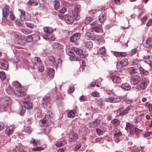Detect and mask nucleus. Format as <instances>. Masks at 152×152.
Segmentation results:
<instances>
[{
    "label": "nucleus",
    "mask_w": 152,
    "mask_h": 152,
    "mask_svg": "<svg viewBox=\"0 0 152 152\" xmlns=\"http://www.w3.org/2000/svg\"><path fill=\"white\" fill-rule=\"evenodd\" d=\"M12 102L11 99L9 97L5 96L0 100V107L4 111L10 105Z\"/></svg>",
    "instance_id": "obj_1"
},
{
    "label": "nucleus",
    "mask_w": 152,
    "mask_h": 152,
    "mask_svg": "<svg viewBox=\"0 0 152 152\" xmlns=\"http://www.w3.org/2000/svg\"><path fill=\"white\" fill-rule=\"evenodd\" d=\"M13 84L16 88V90L15 91V94L17 96L22 97L25 94L23 88L21 87V85L18 82H15Z\"/></svg>",
    "instance_id": "obj_2"
},
{
    "label": "nucleus",
    "mask_w": 152,
    "mask_h": 152,
    "mask_svg": "<svg viewBox=\"0 0 152 152\" xmlns=\"http://www.w3.org/2000/svg\"><path fill=\"white\" fill-rule=\"evenodd\" d=\"M125 129L127 131H129V133L130 134H138L141 132V130L129 123L126 124Z\"/></svg>",
    "instance_id": "obj_3"
},
{
    "label": "nucleus",
    "mask_w": 152,
    "mask_h": 152,
    "mask_svg": "<svg viewBox=\"0 0 152 152\" xmlns=\"http://www.w3.org/2000/svg\"><path fill=\"white\" fill-rule=\"evenodd\" d=\"M140 80V83L137 86V88L139 90L145 89L149 84V80L147 78H145Z\"/></svg>",
    "instance_id": "obj_4"
},
{
    "label": "nucleus",
    "mask_w": 152,
    "mask_h": 152,
    "mask_svg": "<svg viewBox=\"0 0 152 152\" xmlns=\"http://www.w3.org/2000/svg\"><path fill=\"white\" fill-rule=\"evenodd\" d=\"M50 115H45V117L42 120H41L39 121L40 123H41V126L46 127L50 125L52 121L51 120L50 117Z\"/></svg>",
    "instance_id": "obj_5"
},
{
    "label": "nucleus",
    "mask_w": 152,
    "mask_h": 152,
    "mask_svg": "<svg viewBox=\"0 0 152 152\" xmlns=\"http://www.w3.org/2000/svg\"><path fill=\"white\" fill-rule=\"evenodd\" d=\"M81 10V6L80 5H77L74 8L73 15L75 19L76 20H79L80 18V15L79 14Z\"/></svg>",
    "instance_id": "obj_6"
},
{
    "label": "nucleus",
    "mask_w": 152,
    "mask_h": 152,
    "mask_svg": "<svg viewBox=\"0 0 152 152\" xmlns=\"http://www.w3.org/2000/svg\"><path fill=\"white\" fill-rule=\"evenodd\" d=\"M14 42L18 45H23L25 43V39H22V37L18 35H16L14 37Z\"/></svg>",
    "instance_id": "obj_7"
},
{
    "label": "nucleus",
    "mask_w": 152,
    "mask_h": 152,
    "mask_svg": "<svg viewBox=\"0 0 152 152\" xmlns=\"http://www.w3.org/2000/svg\"><path fill=\"white\" fill-rule=\"evenodd\" d=\"M31 61L33 65V66L31 65V63H29L27 64L31 69H33L37 67L38 63L41 62V60L39 58L35 57L32 59Z\"/></svg>",
    "instance_id": "obj_8"
},
{
    "label": "nucleus",
    "mask_w": 152,
    "mask_h": 152,
    "mask_svg": "<svg viewBox=\"0 0 152 152\" xmlns=\"http://www.w3.org/2000/svg\"><path fill=\"white\" fill-rule=\"evenodd\" d=\"M9 13V8L8 6H4L3 10L2 21L3 22H5L7 17L8 16Z\"/></svg>",
    "instance_id": "obj_9"
},
{
    "label": "nucleus",
    "mask_w": 152,
    "mask_h": 152,
    "mask_svg": "<svg viewBox=\"0 0 152 152\" xmlns=\"http://www.w3.org/2000/svg\"><path fill=\"white\" fill-rule=\"evenodd\" d=\"M55 59L52 56H48L45 61V64L48 66H55Z\"/></svg>",
    "instance_id": "obj_10"
},
{
    "label": "nucleus",
    "mask_w": 152,
    "mask_h": 152,
    "mask_svg": "<svg viewBox=\"0 0 152 152\" xmlns=\"http://www.w3.org/2000/svg\"><path fill=\"white\" fill-rule=\"evenodd\" d=\"M81 37L80 33H76L72 35L70 38V41L72 42L75 43L79 40Z\"/></svg>",
    "instance_id": "obj_11"
},
{
    "label": "nucleus",
    "mask_w": 152,
    "mask_h": 152,
    "mask_svg": "<svg viewBox=\"0 0 152 152\" xmlns=\"http://www.w3.org/2000/svg\"><path fill=\"white\" fill-rule=\"evenodd\" d=\"M110 77L114 83L118 84L121 82V80L120 77L117 75H112L110 76Z\"/></svg>",
    "instance_id": "obj_12"
},
{
    "label": "nucleus",
    "mask_w": 152,
    "mask_h": 152,
    "mask_svg": "<svg viewBox=\"0 0 152 152\" xmlns=\"http://www.w3.org/2000/svg\"><path fill=\"white\" fill-rule=\"evenodd\" d=\"M78 137V135L77 133L72 132L69 134V141L70 142H74L77 140Z\"/></svg>",
    "instance_id": "obj_13"
},
{
    "label": "nucleus",
    "mask_w": 152,
    "mask_h": 152,
    "mask_svg": "<svg viewBox=\"0 0 152 152\" xmlns=\"http://www.w3.org/2000/svg\"><path fill=\"white\" fill-rule=\"evenodd\" d=\"M20 12L21 15L20 18L21 20L27 21L31 18L30 15L29 14L25 13L23 10H20Z\"/></svg>",
    "instance_id": "obj_14"
},
{
    "label": "nucleus",
    "mask_w": 152,
    "mask_h": 152,
    "mask_svg": "<svg viewBox=\"0 0 152 152\" xmlns=\"http://www.w3.org/2000/svg\"><path fill=\"white\" fill-rule=\"evenodd\" d=\"M131 80L134 85H136L140 81L141 78L139 75H134L131 77Z\"/></svg>",
    "instance_id": "obj_15"
},
{
    "label": "nucleus",
    "mask_w": 152,
    "mask_h": 152,
    "mask_svg": "<svg viewBox=\"0 0 152 152\" xmlns=\"http://www.w3.org/2000/svg\"><path fill=\"white\" fill-rule=\"evenodd\" d=\"M15 129V126L14 125H12L8 127L5 131V133L6 134L10 136V135L12 134Z\"/></svg>",
    "instance_id": "obj_16"
},
{
    "label": "nucleus",
    "mask_w": 152,
    "mask_h": 152,
    "mask_svg": "<svg viewBox=\"0 0 152 152\" xmlns=\"http://www.w3.org/2000/svg\"><path fill=\"white\" fill-rule=\"evenodd\" d=\"M121 132L120 130H115L114 132V141L117 142H119L120 141L119 137L121 136Z\"/></svg>",
    "instance_id": "obj_17"
},
{
    "label": "nucleus",
    "mask_w": 152,
    "mask_h": 152,
    "mask_svg": "<svg viewBox=\"0 0 152 152\" xmlns=\"http://www.w3.org/2000/svg\"><path fill=\"white\" fill-rule=\"evenodd\" d=\"M8 66L7 61L2 59H0V68L6 69L8 68Z\"/></svg>",
    "instance_id": "obj_18"
},
{
    "label": "nucleus",
    "mask_w": 152,
    "mask_h": 152,
    "mask_svg": "<svg viewBox=\"0 0 152 152\" xmlns=\"http://www.w3.org/2000/svg\"><path fill=\"white\" fill-rule=\"evenodd\" d=\"M45 72L46 75H48L50 78H52L53 77L55 73L54 69L50 67H48L45 70Z\"/></svg>",
    "instance_id": "obj_19"
},
{
    "label": "nucleus",
    "mask_w": 152,
    "mask_h": 152,
    "mask_svg": "<svg viewBox=\"0 0 152 152\" xmlns=\"http://www.w3.org/2000/svg\"><path fill=\"white\" fill-rule=\"evenodd\" d=\"M144 61L148 64L150 66H152V56H146L143 58Z\"/></svg>",
    "instance_id": "obj_20"
},
{
    "label": "nucleus",
    "mask_w": 152,
    "mask_h": 152,
    "mask_svg": "<svg viewBox=\"0 0 152 152\" xmlns=\"http://www.w3.org/2000/svg\"><path fill=\"white\" fill-rule=\"evenodd\" d=\"M24 106L27 109H31L32 107V104L30 101H24L23 103Z\"/></svg>",
    "instance_id": "obj_21"
},
{
    "label": "nucleus",
    "mask_w": 152,
    "mask_h": 152,
    "mask_svg": "<svg viewBox=\"0 0 152 152\" xmlns=\"http://www.w3.org/2000/svg\"><path fill=\"white\" fill-rule=\"evenodd\" d=\"M43 37L44 39L47 40L54 41L55 39V37L51 34H44L43 36Z\"/></svg>",
    "instance_id": "obj_22"
},
{
    "label": "nucleus",
    "mask_w": 152,
    "mask_h": 152,
    "mask_svg": "<svg viewBox=\"0 0 152 152\" xmlns=\"http://www.w3.org/2000/svg\"><path fill=\"white\" fill-rule=\"evenodd\" d=\"M107 17V14L105 12H102L99 16V20L101 23L104 22L106 20Z\"/></svg>",
    "instance_id": "obj_23"
},
{
    "label": "nucleus",
    "mask_w": 152,
    "mask_h": 152,
    "mask_svg": "<svg viewBox=\"0 0 152 152\" xmlns=\"http://www.w3.org/2000/svg\"><path fill=\"white\" fill-rule=\"evenodd\" d=\"M20 29L22 33L26 35L30 34L32 32L31 30L27 29L24 27H20Z\"/></svg>",
    "instance_id": "obj_24"
},
{
    "label": "nucleus",
    "mask_w": 152,
    "mask_h": 152,
    "mask_svg": "<svg viewBox=\"0 0 152 152\" xmlns=\"http://www.w3.org/2000/svg\"><path fill=\"white\" fill-rule=\"evenodd\" d=\"M43 30L46 34H51L54 31V29L50 27L46 26L44 27Z\"/></svg>",
    "instance_id": "obj_25"
},
{
    "label": "nucleus",
    "mask_w": 152,
    "mask_h": 152,
    "mask_svg": "<svg viewBox=\"0 0 152 152\" xmlns=\"http://www.w3.org/2000/svg\"><path fill=\"white\" fill-rule=\"evenodd\" d=\"M113 54L117 57H124L126 55V54L124 52L115 51L114 52Z\"/></svg>",
    "instance_id": "obj_26"
},
{
    "label": "nucleus",
    "mask_w": 152,
    "mask_h": 152,
    "mask_svg": "<svg viewBox=\"0 0 152 152\" xmlns=\"http://www.w3.org/2000/svg\"><path fill=\"white\" fill-rule=\"evenodd\" d=\"M39 2V0H29L27 3L28 5L32 6L37 5Z\"/></svg>",
    "instance_id": "obj_27"
},
{
    "label": "nucleus",
    "mask_w": 152,
    "mask_h": 152,
    "mask_svg": "<svg viewBox=\"0 0 152 152\" xmlns=\"http://www.w3.org/2000/svg\"><path fill=\"white\" fill-rule=\"evenodd\" d=\"M31 38L32 42L35 41L39 40L40 39V36L37 34H32L29 36Z\"/></svg>",
    "instance_id": "obj_28"
},
{
    "label": "nucleus",
    "mask_w": 152,
    "mask_h": 152,
    "mask_svg": "<svg viewBox=\"0 0 152 152\" xmlns=\"http://www.w3.org/2000/svg\"><path fill=\"white\" fill-rule=\"evenodd\" d=\"M129 71L130 74L132 75L138 72V69L136 67H130L129 68Z\"/></svg>",
    "instance_id": "obj_29"
},
{
    "label": "nucleus",
    "mask_w": 152,
    "mask_h": 152,
    "mask_svg": "<svg viewBox=\"0 0 152 152\" xmlns=\"http://www.w3.org/2000/svg\"><path fill=\"white\" fill-rule=\"evenodd\" d=\"M52 46L55 50H58L61 48V44L57 42H55L53 43L52 45Z\"/></svg>",
    "instance_id": "obj_30"
},
{
    "label": "nucleus",
    "mask_w": 152,
    "mask_h": 152,
    "mask_svg": "<svg viewBox=\"0 0 152 152\" xmlns=\"http://www.w3.org/2000/svg\"><path fill=\"white\" fill-rule=\"evenodd\" d=\"M92 35L93 34L91 33H86L85 35L84 38L88 40H93L94 38L92 37Z\"/></svg>",
    "instance_id": "obj_31"
},
{
    "label": "nucleus",
    "mask_w": 152,
    "mask_h": 152,
    "mask_svg": "<svg viewBox=\"0 0 152 152\" xmlns=\"http://www.w3.org/2000/svg\"><path fill=\"white\" fill-rule=\"evenodd\" d=\"M92 29L98 33L103 32L102 29L100 26H95L92 28Z\"/></svg>",
    "instance_id": "obj_32"
},
{
    "label": "nucleus",
    "mask_w": 152,
    "mask_h": 152,
    "mask_svg": "<svg viewBox=\"0 0 152 152\" xmlns=\"http://www.w3.org/2000/svg\"><path fill=\"white\" fill-rule=\"evenodd\" d=\"M121 87L122 88L126 91L129 90L131 88L130 86L127 83L122 84L121 86Z\"/></svg>",
    "instance_id": "obj_33"
},
{
    "label": "nucleus",
    "mask_w": 152,
    "mask_h": 152,
    "mask_svg": "<svg viewBox=\"0 0 152 152\" xmlns=\"http://www.w3.org/2000/svg\"><path fill=\"white\" fill-rule=\"evenodd\" d=\"M72 50L77 55H81L82 54L83 51L81 49L75 47H73Z\"/></svg>",
    "instance_id": "obj_34"
},
{
    "label": "nucleus",
    "mask_w": 152,
    "mask_h": 152,
    "mask_svg": "<svg viewBox=\"0 0 152 152\" xmlns=\"http://www.w3.org/2000/svg\"><path fill=\"white\" fill-rule=\"evenodd\" d=\"M145 45L147 47L152 46V39L151 38H148L146 41Z\"/></svg>",
    "instance_id": "obj_35"
},
{
    "label": "nucleus",
    "mask_w": 152,
    "mask_h": 152,
    "mask_svg": "<svg viewBox=\"0 0 152 152\" xmlns=\"http://www.w3.org/2000/svg\"><path fill=\"white\" fill-rule=\"evenodd\" d=\"M100 121L99 119H96L92 123L91 127L94 128L98 126L100 123Z\"/></svg>",
    "instance_id": "obj_36"
},
{
    "label": "nucleus",
    "mask_w": 152,
    "mask_h": 152,
    "mask_svg": "<svg viewBox=\"0 0 152 152\" xmlns=\"http://www.w3.org/2000/svg\"><path fill=\"white\" fill-rule=\"evenodd\" d=\"M30 143L36 145H41V143L38 140H36L32 138L30 140Z\"/></svg>",
    "instance_id": "obj_37"
},
{
    "label": "nucleus",
    "mask_w": 152,
    "mask_h": 152,
    "mask_svg": "<svg viewBox=\"0 0 152 152\" xmlns=\"http://www.w3.org/2000/svg\"><path fill=\"white\" fill-rule=\"evenodd\" d=\"M98 53L102 55H104L106 53V50L104 47L100 48L97 51Z\"/></svg>",
    "instance_id": "obj_38"
},
{
    "label": "nucleus",
    "mask_w": 152,
    "mask_h": 152,
    "mask_svg": "<svg viewBox=\"0 0 152 152\" xmlns=\"http://www.w3.org/2000/svg\"><path fill=\"white\" fill-rule=\"evenodd\" d=\"M6 92L8 94H11L13 93L14 90L10 86H8L6 88Z\"/></svg>",
    "instance_id": "obj_39"
},
{
    "label": "nucleus",
    "mask_w": 152,
    "mask_h": 152,
    "mask_svg": "<svg viewBox=\"0 0 152 152\" xmlns=\"http://www.w3.org/2000/svg\"><path fill=\"white\" fill-rule=\"evenodd\" d=\"M15 23L17 26H20L21 27H23V25L24 24L23 21L21 19H17L15 21Z\"/></svg>",
    "instance_id": "obj_40"
},
{
    "label": "nucleus",
    "mask_w": 152,
    "mask_h": 152,
    "mask_svg": "<svg viewBox=\"0 0 152 152\" xmlns=\"http://www.w3.org/2000/svg\"><path fill=\"white\" fill-rule=\"evenodd\" d=\"M26 109V107H25L23 106H20L19 107L18 110L19 113L21 115H22L25 112Z\"/></svg>",
    "instance_id": "obj_41"
},
{
    "label": "nucleus",
    "mask_w": 152,
    "mask_h": 152,
    "mask_svg": "<svg viewBox=\"0 0 152 152\" xmlns=\"http://www.w3.org/2000/svg\"><path fill=\"white\" fill-rule=\"evenodd\" d=\"M132 108V107L131 106H129L127 107L125 110L122 111L120 113L121 115H123L127 113Z\"/></svg>",
    "instance_id": "obj_42"
},
{
    "label": "nucleus",
    "mask_w": 152,
    "mask_h": 152,
    "mask_svg": "<svg viewBox=\"0 0 152 152\" xmlns=\"http://www.w3.org/2000/svg\"><path fill=\"white\" fill-rule=\"evenodd\" d=\"M132 64L135 67L137 68L138 69L139 68V66H140V64L139 61L137 59H134L132 61Z\"/></svg>",
    "instance_id": "obj_43"
},
{
    "label": "nucleus",
    "mask_w": 152,
    "mask_h": 152,
    "mask_svg": "<svg viewBox=\"0 0 152 152\" xmlns=\"http://www.w3.org/2000/svg\"><path fill=\"white\" fill-rule=\"evenodd\" d=\"M76 112L75 110H70L67 114V116L69 117L72 118L75 116Z\"/></svg>",
    "instance_id": "obj_44"
},
{
    "label": "nucleus",
    "mask_w": 152,
    "mask_h": 152,
    "mask_svg": "<svg viewBox=\"0 0 152 152\" xmlns=\"http://www.w3.org/2000/svg\"><path fill=\"white\" fill-rule=\"evenodd\" d=\"M85 46L87 48L91 49L93 46V43L92 42L88 41L85 43Z\"/></svg>",
    "instance_id": "obj_45"
},
{
    "label": "nucleus",
    "mask_w": 152,
    "mask_h": 152,
    "mask_svg": "<svg viewBox=\"0 0 152 152\" xmlns=\"http://www.w3.org/2000/svg\"><path fill=\"white\" fill-rule=\"evenodd\" d=\"M74 18L72 16H68L66 20V22L69 24H71L73 22Z\"/></svg>",
    "instance_id": "obj_46"
},
{
    "label": "nucleus",
    "mask_w": 152,
    "mask_h": 152,
    "mask_svg": "<svg viewBox=\"0 0 152 152\" xmlns=\"http://www.w3.org/2000/svg\"><path fill=\"white\" fill-rule=\"evenodd\" d=\"M120 122L116 118L114 119L111 121V123L115 126H117L119 125Z\"/></svg>",
    "instance_id": "obj_47"
},
{
    "label": "nucleus",
    "mask_w": 152,
    "mask_h": 152,
    "mask_svg": "<svg viewBox=\"0 0 152 152\" xmlns=\"http://www.w3.org/2000/svg\"><path fill=\"white\" fill-rule=\"evenodd\" d=\"M139 70H140V73L144 75H147L149 73L148 72L145 70L142 67H139Z\"/></svg>",
    "instance_id": "obj_48"
},
{
    "label": "nucleus",
    "mask_w": 152,
    "mask_h": 152,
    "mask_svg": "<svg viewBox=\"0 0 152 152\" xmlns=\"http://www.w3.org/2000/svg\"><path fill=\"white\" fill-rule=\"evenodd\" d=\"M66 143V140L59 141L57 143L56 145L57 147L61 146Z\"/></svg>",
    "instance_id": "obj_49"
},
{
    "label": "nucleus",
    "mask_w": 152,
    "mask_h": 152,
    "mask_svg": "<svg viewBox=\"0 0 152 152\" xmlns=\"http://www.w3.org/2000/svg\"><path fill=\"white\" fill-rule=\"evenodd\" d=\"M24 131L26 133L30 134L31 133V127L30 126H25Z\"/></svg>",
    "instance_id": "obj_50"
},
{
    "label": "nucleus",
    "mask_w": 152,
    "mask_h": 152,
    "mask_svg": "<svg viewBox=\"0 0 152 152\" xmlns=\"http://www.w3.org/2000/svg\"><path fill=\"white\" fill-rule=\"evenodd\" d=\"M54 8L56 10L58 9L60 6V3L58 1H54Z\"/></svg>",
    "instance_id": "obj_51"
},
{
    "label": "nucleus",
    "mask_w": 152,
    "mask_h": 152,
    "mask_svg": "<svg viewBox=\"0 0 152 152\" xmlns=\"http://www.w3.org/2000/svg\"><path fill=\"white\" fill-rule=\"evenodd\" d=\"M120 62L124 67L126 66L128 63V61L127 59H124L122 60Z\"/></svg>",
    "instance_id": "obj_52"
},
{
    "label": "nucleus",
    "mask_w": 152,
    "mask_h": 152,
    "mask_svg": "<svg viewBox=\"0 0 152 152\" xmlns=\"http://www.w3.org/2000/svg\"><path fill=\"white\" fill-rule=\"evenodd\" d=\"M44 149V148L41 146H39L33 148H32V150L33 151H39L41 150H42Z\"/></svg>",
    "instance_id": "obj_53"
},
{
    "label": "nucleus",
    "mask_w": 152,
    "mask_h": 152,
    "mask_svg": "<svg viewBox=\"0 0 152 152\" xmlns=\"http://www.w3.org/2000/svg\"><path fill=\"white\" fill-rule=\"evenodd\" d=\"M0 78L2 80H4L5 79V74L4 72L0 71Z\"/></svg>",
    "instance_id": "obj_54"
},
{
    "label": "nucleus",
    "mask_w": 152,
    "mask_h": 152,
    "mask_svg": "<svg viewBox=\"0 0 152 152\" xmlns=\"http://www.w3.org/2000/svg\"><path fill=\"white\" fill-rule=\"evenodd\" d=\"M114 98V97H110L106 99L105 101L107 102L113 103Z\"/></svg>",
    "instance_id": "obj_55"
},
{
    "label": "nucleus",
    "mask_w": 152,
    "mask_h": 152,
    "mask_svg": "<svg viewBox=\"0 0 152 152\" xmlns=\"http://www.w3.org/2000/svg\"><path fill=\"white\" fill-rule=\"evenodd\" d=\"M91 96L94 97H99V93L96 91H95L92 92L91 94Z\"/></svg>",
    "instance_id": "obj_56"
},
{
    "label": "nucleus",
    "mask_w": 152,
    "mask_h": 152,
    "mask_svg": "<svg viewBox=\"0 0 152 152\" xmlns=\"http://www.w3.org/2000/svg\"><path fill=\"white\" fill-rule=\"evenodd\" d=\"M66 52L67 54L70 56L73 57L75 55V54L72 51L67 50Z\"/></svg>",
    "instance_id": "obj_57"
},
{
    "label": "nucleus",
    "mask_w": 152,
    "mask_h": 152,
    "mask_svg": "<svg viewBox=\"0 0 152 152\" xmlns=\"http://www.w3.org/2000/svg\"><path fill=\"white\" fill-rule=\"evenodd\" d=\"M91 116V114L90 113H86L84 116L85 120H88Z\"/></svg>",
    "instance_id": "obj_58"
},
{
    "label": "nucleus",
    "mask_w": 152,
    "mask_h": 152,
    "mask_svg": "<svg viewBox=\"0 0 152 152\" xmlns=\"http://www.w3.org/2000/svg\"><path fill=\"white\" fill-rule=\"evenodd\" d=\"M116 66L118 69H120L124 67V66L120 62L117 63Z\"/></svg>",
    "instance_id": "obj_59"
},
{
    "label": "nucleus",
    "mask_w": 152,
    "mask_h": 152,
    "mask_svg": "<svg viewBox=\"0 0 152 152\" xmlns=\"http://www.w3.org/2000/svg\"><path fill=\"white\" fill-rule=\"evenodd\" d=\"M121 100V99L119 97H114L113 103H116L120 102Z\"/></svg>",
    "instance_id": "obj_60"
},
{
    "label": "nucleus",
    "mask_w": 152,
    "mask_h": 152,
    "mask_svg": "<svg viewBox=\"0 0 152 152\" xmlns=\"http://www.w3.org/2000/svg\"><path fill=\"white\" fill-rule=\"evenodd\" d=\"M92 21V19L90 17H87L85 20V23H88Z\"/></svg>",
    "instance_id": "obj_61"
},
{
    "label": "nucleus",
    "mask_w": 152,
    "mask_h": 152,
    "mask_svg": "<svg viewBox=\"0 0 152 152\" xmlns=\"http://www.w3.org/2000/svg\"><path fill=\"white\" fill-rule=\"evenodd\" d=\"M13 13L11 12H10L9 18L11 20H14L15 18V17L13 15Z\"/></svg>",
    "instance_id": "obj_62"
},
{
    "label": "nucleus",
    "mask_w": 152,
    "mask_h": 152,
    "mask_svg": "<svg viewBox=\"0 0 152 152\" xmlns=\"http://www.w3.org/2000/svg\"><path fill=\"white\" fill-rule=\"evenodd\" d=\"M104 43V41L101 38H100L98 40V43H97V46L98 44L101 45Z\"/></svg>",
    "instance_id": "obj_63"
},
{
    "label": "nucleus",
    "mask_w": 152,
    "mask_h": 152,
    "mask_svg": "<svg viewBox=\"0 0 152 152\" xmlns=\"http://www.w3.org/2000/svg\"><path fill=\"white\" fill-rule=\"evenodd\" d=\"M97 134L99 135H102L104 133L103 131L99 129H96Z\"/></svg>",
    "instance_id": "obj_64"
}]
</instances>
